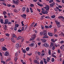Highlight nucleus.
Returning <instances> with one entry per match:
<instances>
[{"label": "nucleus", "mask_w": 64, "mask_h": 64, "mask_svg": "<svg viewBox=\"0 0 64 64\" xmlns=\"http://www.w3.org/2000/svg\"><path fill=\"white\" fill-rule=\"evenodd\" d=\"M40 34L41 36L44 35V36L42 37L43 38H48V36H47V34L46 33V31L44 30L42 32H40Z\"/></svg>", "instance_id": "obj_1"}, {"label": "nucleus", "mask_w": 64, "mask_h": 64, "mask_svg": "<svg viewBox=\"0 0 64 64\" xmlns=\"http://www.w3.org/2000/svg\"><path fill=\"white\" fill-rule=\"evenodd\" d=\"M12 37L11 38V41L13 42V43H15L16 41L14 40V37L15 38H17V36H16V35L14 34L12 36Z\"/></svg>", "instance_id": "obj_2"}, {"label": "nucleus", "mask_w": 64, "mask_h": 64, "mask_svg": "<svg viewBox=\"0 0 64 64\" xmlns=\"http://www.w3.org/2000/svg\"><path fill=\"white\" fill-rule=\"evenodd\" d=\"M21 42H23V41L24 40V39L23 38H22V36H20L18 37L17 39V40H21Z\"/></svg>", "instance_id": "obj_3"}, {"label": "nucleus", "mask_w": 64, "mask_h": 64, "mask_svg": "<svg viewBox=\"0 0 64 64\" xmlns=\"http://www.w3.org/2000/svg\"><path fill=\"white\" fill-rule=\"evenodd\" d=\"M12 1L14 2V4H16V5H18V4H19V2L18 0H16L15 2V0H13Z\"/></svg>", "instance_id": "obj_4"}, {"label": "nucleus", "mask_w": 64, "mask_h": 64, "mask_svg": "<svg viewBox=\"0 0 64 64\" xmlns=\"http://www.w3.org/2000/svg\"><path fill=\"white\" fill-rule=\"evenodd\" d=\"M9 52H8L6 51L4 54V55L6 56H8L9 55Z\"/></svg>", "instance_id": "obj_5"}, {"label": "nucleus", "mask_w": 64, "mask_h": 64, "mask_svg": "<svg viewBox=\"0 0 64 64\" xmlns=\"http://www.w3.org/2000/svg\"><path fill=\"white\" fill-rule=\"evenodd\" d=\"M21 17H22V18H24V19H26V15L25 14H23L22 15H20Z\"/></svg>", "instance_id": "obj_6"}, {"label": "nucleus", "mask_w": 64, "mask_h": 64, "mask_svg": "<svg viewBox=\"0 0 64 64\" xmlns=\"http://www.w3.org/2000/svg\"><path fill=\"white\" fill-rule=\"evenodd\" d=\"M44 46H45L47 48L49 47V44H48L47 43H45L44 44Z\"/></svg>", "instance_id": "obj_7"}, {"label": "nucleus", "mask_w": 64, "mask_h": 64, "mask_svg": "<svg viewBox=\"0 0 64 64\" xmlns=\"http://www.w3.org/2000/svg\"><path fill=\"white\" fill-rule=\"evenodd\" d=\"M45 8L46 10H48V11L49 10V9H50V7L49 6L47 5V7H45Z\"/></svg>", "instance_id": "obj_8"}, {"label": "nucleus", "mask_w": 64, "mask_h": 64, "mask_svg": "<svg viewBox=\"0 0 64 64\" xmlns=\"http://www.w3.org/2000/svg\"><path fill=\"white\" fill-rule=\"evenodd\" d=\"M48 34L50 36H53V34H52V33L50 32H48Z\"/></svg>", "instance_id": "obj_9"}, {"label": "nucleus", "mask_w": 64, "mask_h": 64, "mask_svg": "<svg viewBox=\"0 0 64 64\" xmlns=\"http://www.w3.org/2000/svg\"><path fill=\"white\" fill-rule=\"evenodd\" d=\"M55 5V3L53 2L52 4H50V6L51 7H53L54 5Z\"/></svg>", "instance_id": "obj_10"}, {"label": "nucleus", "mask_w": 64, "mask_h": 64, "mask_svg": "<svg viewBox=\"0 0 64 64\" xmlns=\"http://www.w3.org/2000/svg\"><path fill=\"white\" fill-rule=\"evenodd\" d=\"M37 4L40 6H41V7L43 6V5L40 4V2H38V3H37Z\"/></svg>", "instance_id": "obj_11"}, {"label": "nucleus", "mask_w": 64, "mask_h": 64, "mask_svg": "<svg viewBox=\"0 0 64 64\" xmlns=\"http://www.w3.org/2000/svg\"><path fill=\"white\" fill-rule=\"evenodd\" d=\"M8 22V20L7 19H6L5 20V22L4 23V24H7Z\"/></svg>", "instance_id": "obj_12"}, {"label": "nucleus", "mask_w": 64, "mask_h": 64, "mask_svg": "<svg viewBox=\"0 0 64 64\" xmlns=\"http://www.w3.org/2000/svg\"><path fill=\"white\" fill-rule=\"evenodd\" d=\"M26 10V8L25 7H23L22 8V11L23 12H24Z\"/></svg>", "instance_id": "obj_13"}, {"label": "nucleus", "mask_w": 64, "mask_h": 64, "mask_svg": "<svg viewBox=\"0 0 64 64\" xmlns=\"http://www.w3.org/2000/svg\"><path fill=\"white\" fill-rule=\"evenodd\" d=\"M2 49L3 51H6L7 50V48L4 46H3L2 47Z\"/></svg>", "instance_id": "obj_14"}, {"label": "nucleus", "mask_w": 64, "mask_h": 64, "mask_svg": "<svg viewBox=\"0 0 64 64\" xmlns=\"http://www.w3.org/2000/svg\"><path fill=\"white\" fill-rule=\"evenodd\" d=\"M19 47V44H17L16 45V48H18Z\"/></svg>", "instance_id": "obj_15"}, {"label": "nucleus", "mask_w": 64, "mask_h": 64, "mask_svg": "<svg viewBox=\"0 0 64 64\" xmlns=\"http://www.w3.org/2000/svg\"><path fill=\"white\" fill-rule=\"evenodd\" d=\"M30 11V10H29V9L28 8H27L26 10V12H27V13H29Z\"/></svg>", "instance_id": "obj_16"}, {"label": "nucleus", "mask_w": 64, "mask_h": 64, "mask_svg": "<svg viewBox=\"0 0 64 64\" xmlns=\"http://www.w3.org/2000/svg\"><path fill=\"white\" fill-rule=\"evenodd\" d=\"M32 37L35 38L36 37V34H33L32 36Z\"/></svg>", "instance_id": "obj_17"}, {"label": "nucleus", "mask_w": 64, "mask_h": 64, "mask_svg": "<svg viewBox=\"0 0 64 64\" xmlns=\"http://www.w3.org/2000/svg\"><path fill=\"white\" fill-rule=\"evenodd\" d=\"M41 41H42V42H44V43H45L46 42V40L44 39H41Z\"/></svg>", "instance_id": "obj_18"}, {"label": "nucleus", "mask_w": 64, "mask_h": 64, "mask_svg": "<svg viewBox=\"0 0 64 64\" xmlns=\"http://www.w3.org/2000/svg\"><path fill=\"white\" fill-rule=\"evenodd\" d=\"M0 22L1 24H4V22H3V19H0Z\"/></svg>", "instance_id": "obj_19"}, {"label": "nucleus", "mask_w": 64, "mask_h": 64, "mask_svg": "<svg viewBox=\"0 0 64 64\" xmlns=\"http://www.w3.org/2000/svg\"><path fill=\"white\" fill-rule=\"evenodd\" d=\"M35 45V44L34 43H31L30 44V47H33Z\"/></svg>", "instance_id": "obj_20"}, {"label": "nucleus", "mask_w": 64, "mask_h": 64, "mask_svg": "<svg viewBox=\"0 0 64 64\" xmlns=\"http://www.w3.org/2000/svg\"><path fill=\"white\" fill-rule=\"evenodd\" d=\"M34 63H38V60H34Z\"/></svg>", "instance_id": "obj_21"}, {"label": "nucleus", "mask_w": 64, "mask_h": 64, "mask_svg": "<svg viewBox=\"0 0 64 64\" xmlns=\"http://www.w3.org/2000/svg\"><path fill=\"white\" fill-rule=\"evenodd\" d=\"M60 35L61 36H63V37H64V33L62 32L61 33H60Z\"/></svg>", "instance_id": "obj_22"}, {"label": "nucleus", "mask_w": 64, "mask_h": 64, "mask_svg": "<svg viewBox=\"0 0 64 64\" xmlns=\"http://www.w3.org/2000/svg\"><path fill=\"white\" fill-rule=\"evenodd\" d=\"M58 18H59V19H60V18H62V19H64V18L63 16H59Z\"/></svg>", "instance_id": "obj_23"}, {"label": "nucleus", "mask_w": 64, "mask_h": 64, "mask_svg": "<svg viewBox=\"0 0 64 64\" xmlns=\"http://www.w3.org/2000/svg\"><path fill=\"white\" fill-rule=\"evenodd\" d=\"M4 41V39L3 38H2L0 39V42H3V41Z\"/></svg>", "instance_id": "obj_24"}, {"label": "nucleus", "mask_w": 64, "mask_h": 64, "mask_svg": "<svg viewBox=\"0 0 64 64\" xmlns=\"http://www.w3.org/2000/svg\"><path fill=\"white\" fill-rule=\"evenodd\" d=\"M56 25H59L60 24V23L59 22H58V21H56Z\"/></svg>", "instance_id": "obj_25"}, {"label": "nucleus", "mask_w": 64, "mask_h": 64, "mask_svg": "<svg viewBox=\"0 0 64 64\" xmlns=\"http://www.w3.org/2000/svg\"><path fill=\"white\" fill-rule=\"evenodd\" d=\"M52 56L53 57H54V58H56L57 57L56 56H55L54 54H53V53L52 54Z\"/></svg>", "instance_id": "obj_26"}, {"label": "nucleus", "mask_w": 64, "mask_h": 64, "mask_svg": "<svg viewBox=\"0 0 64 64\" xmlns=\"http://www.w3.org/2000/svg\"><path fill=\"white\" fill-rule=\"evenodd\" d=\"M24 28H25L26 29H27V25H25L24 26Z\"/></svg>", "instance_id": "obj_27"}, {"label": "nucleus", "mask_w": 64, "mask_h": 64, "mask_svg": "<svg viewBox=\"0 0 64 64\" xmlns=\"http://www.w3.org/2000/svg\"><path fill=\"white\" fill-rule=\"evenodd\" d=\"M30 10L31 13H33V10H32V8H30Z\"/></svg>", "instance_id": "obj_28"}, {"label": "nucleus", "mask_w": 64, "mask_h": 64, "mask_svg": "<svg viewBox=\"0 0 64 64\" xmlns=\"http://www.w3.org/2000/svg\"><path fill=\"white\" fill-rule=\"evenodd\" d=\"M35 38L32 37V38L30 39V41H33L34 40Z\"/></svg>", "instance_id": "obj_29"}, {"label": "nucleus", "mask_w": 64, "mask_h": 64, "mask_svg": "<svg viewBox=\"0 0 64 64\" xmlns=\"http://www.w3.org/2000/svg\"><path fill=\"white\" fill-rule=\"evenodd\" d=\"M23 22L24 21H22L21 22V23L22 24V26H24V24H23Z\"/></svg>", "instance_id": "obj_30"}, {"label": "nucleus", "mask_w": 64, "mask_h": 64, "mask_svg": "<svg viewBox=\"0 0 64 64\" xmlns=\"http://www.w3.org/2000/svg\"><path fill=\"white\" fill-rule=\"evenodd\" d=\"M29 49H30V48L28 47L26 48V50L27 51H29Z\"/></svg>", "instance_id": "obj_31"}, {"label": "nucleus", "mask_w": 64, "mask_h": 64, "mask_svg": "<svg viewBox=\"0 0 64 64\" xmlns=\"http://www.w3.org/2000/svg\"><path fill=\"white\" fill-rule=\"evenodd\" d=\"M40 55L41 56H44L45 55V53H41Z\"/></svg>", "instance_id": "obj_32"}, {"label": "nucleus", "mask_w": 64, "mask_h": 64, "mask_svg": "<svg viewBox=\"0 0 64 64\" xmlns=\"http://www.w3.org/2000/svg\"><path fill=\"white\" fill-rule=\"evenodd\" d=\"M44 63V62H43V61L42 60L40 62V64H43Z\"/></svg>", "instance_id": "obj_33"}, {"label": "nucleus", "mask_w": 64, "mask_h": 64, "mask_svg": "<svg viewBox=\"0 0 64 64\" xmlns=\"http://www.w3.org/2000/svg\"><path fill=\"white\" fill-rule=\"evenodd\" d=\"M60 44H63V43H64V41L63 40H62L60 42Z\"/></svg>", "instance_id": "obj_34"}, {"label": "nucleus", "mask_w": 64, "mask_h": 64, "mask_svg": "<svg viewBox=\"0 0 64 64\" xmlns=\"http://www.w3.org/2000/svg\"><path fill=\"white\" fill-rule=\"evenodd\" d=\"M48 14V12H47V11L46 10H45L44 12V14Z\"/></svg>", "instance_id": "obj_35"}, {"label": "nucleus", "mask_w": 64, "mask_h": 64, "mask_svg": "<svg viewBox=\"0 0 64 64\" xmlns=\"http://www.w3.org/2000/svg\"><path fill=\"white\" fill-rule=\"evenodd\" d=\"M19 26V24H16L15 25V27H18Z\"/></svg>", "instance_id": "obj_36"}, {"label": "nucleus", "mask_w": 64, "mask_h": 64, "mask_svg": "<svg viewBox=\"0 0 64 64\" xmlns=\"http://www.w3.org/2000/svg\"><path fill=\"white\" fill-rule=\"evenodd\" d=\"M18 59V58L17 57H16L14 59V60L15 62H16L17 61V60Z\"/></svg>", "instance_id": "obj_37"}, {"label": "nucleus", "mask_w": 64, "mask_h": 64, "mask_svg": "<svg viewBox=\"0 0 64 64\" xmlns=\"http://www.w3.org/2000/svg\"><path fill=\"white\" fill-rule=\"evenodd\" d=\"M54 61H55V60H54V58H52V62H54Z\"/></svg>", "instance_id": "obj_38"}, {"label": "nucleus", "mask_w": 64, "mask_h": 64, "mask_svg": "<svg viewBox=\"0 0 64 64\" xmlns=\"http://www.w3.org/2000/svg\"><path fill=\"white\" fill-rule=\"evenodd\" d=\"M22 52L23 53H25L26 52V50H22Z\"/></svg>", "instance_id": "obj_39"}, {"label": "nucleus", "mask_w": 64, "mask_h": 64, "mask_svg": "<svg viewBox=\"0 0 64 64\" xmlns=\"http://www.w3.org/2000/svg\"><path fill=\"white\" fill-rule=\"evenodd\" d=\"M48 53L49 55H51V50H49Z\"/></svg>", "instance_id": "obj_40"}, {"label": "nucleus", "mask_w": 64, "mask_h": 64, "mask_svg": "<svg viewBox=\"0 0 64 64\" xmlns=\"http://www.w3.org/2000/svg\"><path fill=\"white\" fill-rule=\"evenodd\" d=\"M51 41L52 42H54H54H55V41H54V38L51 39Z\"/></svg>", "instance_id": "obj_41"}, {"label": "nucleus", "mask_w": 64, "mask_h": 64, "mask_svg": "<svg viewBox=\"0 0 64 64\" xmlns=\"http://www.w3.org/2000/svg\"><path fill=\"white\" fill-rule=\"evenodd\" d=\"M55 15H53L52 16H51V18H55Z\"/></svg>", "instance_id": "obj_42"}, {"label": "nucleus", "mask_w": 64, "mask_h": 64, "mask_svg": "<svg viewBox=\"0 0 64 64\" xmlns=\"http://www.w3.org/2000/svg\"><path fill=\"white\" fill-rule=\"evenodd\" d=\"M5 35H6V36H7V37H9V34H5Z\"/></svg>", "instance_id": "obj_43"}, {"label": "nucleus", "mask_w": 64, "mask_h": 64, "mask_svg": "<svg viewBox=\"0 0 64 64\" xmlns=\"http://www.w3.org/2000/svg\"><path fill=\"white\" fill-rule=\"evenodd\" d=\"M45 18H47V19H50V17L48 16H47L45 17Z\"/></svg>", "instance_id": "obj_44"}, {"label": "nucleus", "mask_w": 64, "mask_h": 64, "mask_svg": "<svg viewBox=\"0 0 64 64\" xmlns=\"http://www.w3.org/2000/svg\"><path fill=\"white\" fill-rule=\"evenodd\" d=\"M3 14H4V15H6V12H5V11H4L3 12Z\"/></svg>", "instance_id": "obj_45"}, {"label": "nucleus", "mask_w": 64, "mask_h": 64, "mask_svg": "<svg viewBox=\"0 0 64 64\" xmlns=\"http://www.w3.org/2000/svg\"><path fill=\"white\" fill-rule=\"evenodd\" d=\"M53 2V0H50L49 1V3H52V2Z\"/></svg>", "instance_id": "obj_46"}, {"label": "nucleus", "mask_w": 64, "mask_h": 64, "mask_svg": "<svg viewBox=\"0 0 64 64\" xmlns=\"http://www.w3.org/2000/svg\"><path fill=\"white\" fill-rule=\"evenodd\" d=\"M52 49L53 50H54L55 49V46H53V47H52Z\"/></svg>", "instance_id": "obj_47"}, {"label": "nucleus", "mask_w": 64, "mask_h": 64, "mask_svg": "<svg viewBox=\"0 0 64 64\" xmlns=\"http://www.w3.org/2000/svg\"><path fill=\"white\" fill-rule=\"evenodd\" d=\"M2 4L3 5H4L5 6H7V5H6V4H5V2H4L2 3Z\"/></svg>", "instance_id": "obj_48"}, {"label": "nucleus", "mask_w": 64, "mask_h": 64, "mask_svg": "<svg viewBox=\"0 0 64 64\" xmlns=\"http://www.w3.org/2000/svg\"><path fill=\"white\" fill-rule=\"evenodd\" d=\"M14 12H15L16 13H17V10L16 9H14Z\"/></svg>", "instance_id": "obj_49"}, {"label": "nucleus", "mask_w": 64, "mask_h": 64, "mask_svg": "<svg viewBox=\"0 0 64 64\" xmlns=\"http://www.w3.org/2000/svg\"><path fill=\"white\" fill-rule=\"evenodd\" d=\"M54 45L55 46H56V47H58V44H55Z\"/></svg>", "instance_id": "obj_50"}, {"label": "nucleus", "mask_w": 64, "mask_h": 64, "mask_svg": "<svg viewBox=\"0 0 64 64\" xmlns=\"http://www.w3.org/2000/svg\"><path fill=\"white\" fill-rule=\"evenodd\" d=\"M14 30L15 31H16L17 30V27L15 26L14 28Z\"/></svg>", "instance_id": "obj_51"}, {"label": "nucleus", "mask_w": 64, "mask_h": 64, "mask_svg": "<svg viewBox=\"0 0 64 64\" xmlns=\"http://www.w3.org/2000/svg\"><path fill=\"white\" fill-rule=\"evenodd\" d=\"M30 6H32V7H34V5L33 4H30Z\"/></svg>", "instance_id": "obj_52"}, {"label": "nucleus", "mask_w": 64, "mask_h": 64, "mask_svg": "<svg viewBox=\"0 0 64 64\" xmlns=\"http://www.w3.org/2000/svg\"><path fill=\"white\" fill-rule=\"evenodd\" d=\"M45 27L46 29H48L49 28V26H45Z\"/></svg>", "instance_id": "obj_53"}, {"label": "nucleus", "mask_w": 64, "mask_h": 64, "mask_svg": "<svg viewBox=\"0 0 64 64\" xmlns=\"http://www.w3.org/2000/svg\"><path fill=\"white\" fill-rule=\"evenodd\" d=\"M11 23H12L11 22H8L7 24L8 25H10V24H11Z\"/></svg>", "instance_id": "obj_54"}, {"label": "nucleus", "mask_w": 64, "mask_h": 64, "mask_svg": "<svg viewBox=\"0 0 64 64\" xmlns=\"http://www.w3.org/2000/svg\"><path fill=\"white\" fill-rule=\"evenodd\" d=\"M37 26V23H36L35 24L34 26V27H35L36 26Z\"/></svg>", "instance_id": "obj_55"}, {"label": "nucleus", "mask_w": 64, "mask_h": 64, "mask_svg": "<svg viewBox=\"0 0 64 64\" xmlns=\"http://www.w3.org/2000/svg\"><path fill=\"white\" fill-rule=\"evenodd\" d=\"M54 45V44H53V43H51L50 44V46H51V47H52V46H53Z\"/></svg>", "instance_id": "obj_56"}, {"label": "nucleus", "mask_w": 64, "mask_h": 64, "mask_svg": "<svg viewBox=\"0 0 64 64\" xmlns=\"http://www.w3.org/2000/svg\"><path fill=\"white\" fill-rule=\"evenodd\" d=\"M57 51L58 53V54H59V53H60V50H59V49H58V50Z\"/></svg>", "instance_id": "obj_57"}, {"label": "nucleus", "mask_w": 64, "mask_h": 64, "mask_svg": "<svg viewBox=\"0 0 64 64\" xmlns=\"http://www.w3.org/2000/svg\"><path fill=\"white\" fill-rule=\"evenodd\" d=\"M32 52H30V54H28V55H29V56H30L31 55H32Z\"/></svg>", "instance_id": "obj_58"}, {"label": "nucleus", "mask_w": 64, "mask_h": 64, "mask_svg": "<svg viewBox=\"0 0 64 64\" xmlns=\"http://www.w3.org/2000/svg\"><path fill=\"white\" fill-rule=\"evenodd\" d=\"M54 36H55V37H57L58 36L57 34H55L54 35Z\"/></svg>", "instance_id": "obj_59"}, {"label": "nucleus", "mask_w": 64, "mask_h": 64, "mask_svg": "<svg viewBox=\"0 0 64 64\" xmlns=\"http://www.w3.org/2000/svg\"><path fill=\"white\" fill-rule=\"evenodd\" d=\"M10 60H11V58H9L6 60V61H10Z\"/></svg>", "instance_id": "obj_60"}, {"label": "nucleus", "mask_w": 64, "mask_h": 64, "mask_svg": "<svg viewBox=\"0 0 64 64\" xmlns=\"http://www.w3.org/2000/svg\"><path fill=\"white\" fill-rule=\"evenodd\" d=\"M18 32H22V30L20 29H19L18 30Z\"/></svg>", "instance_id": "obj_61"}, {"label": "nucleus", "mask_w": 64, "mask_h": 64, "mask_svg": "<svg viewBox=\"0 0 64 64\" xmlns=\"http://www.w3.org/2000/svg\"><path fill=\"white\" fill-rule=\"evenodd\" d=\"M43 60H44V61H47V60H46V59L45 58H43Z\"/></svg>", "instance_id": "obj_62"}, {"label": "nucleus", "mask_w": 64, "mask_h": 64, "mask_svg": "<svg viewBox=\"0 0 64 64\" xmlns=\"http://www.w3.org/2000/svg\"><path fill=\"white\" fill-rule=\"evenodd\" d=\"M41 27L42 28V29H44V26H43L42 25L41 26Z\"/></svg>", "instance_id": "obj_63"}, {"label": "nucleus", "mask_w": 64, "mask_h": 64, "mask_svg": "<svg viewBox=\"0 0 64 64\" xmlns=\"http://www.w3.org/2000/svg\"><path fill=\"white\" fill-rule=\"evenodd\" d=\"M57 30L56 28H55L54 29V31L55 32H57Z\"/></svg>", "instance_id": "obj_64"}]
</instances>
